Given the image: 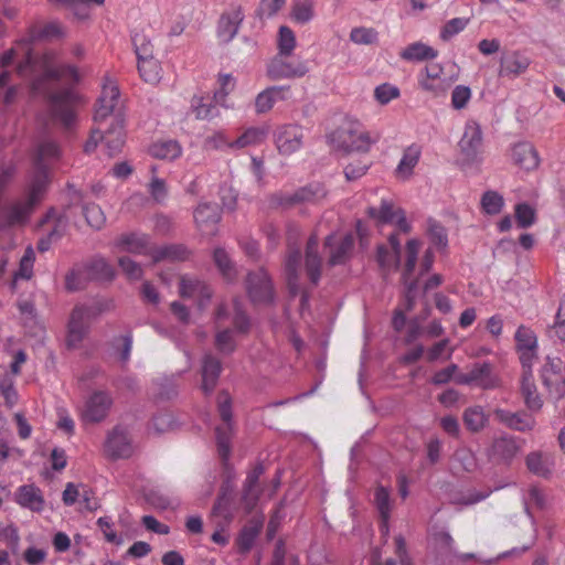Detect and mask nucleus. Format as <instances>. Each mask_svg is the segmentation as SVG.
<instances>
[{"label": "nucleus", "instance_id": "obj_1", "mask_svg": "<svg viewBox=\"0 0 565 565\" xmlns=\"http://www.w3.org/2000/svg\"><path fill=\"white\" fill-rule=\"evenodd\" d=\"M64 35L65 32L57 21H51L41 28H30L26 35L19 40V45L26 49L25 62L20 64L19 70L21 73L28 70L41 71V76L33 83V94L43 96L49 103L53 119L65 129H71L76 121L78 96L70 88L55 89V85L64 78L77 82V68L70 64H57L56 53L53 51L40 56H35L32 51V45L38 41L61 39Z\"/></svg>", "mask_w": 565, "mask_h": 565}, {"label": "nucleus", "instance_id": "obj_2", "mask_svg": "<svg viewBox=\"0 0 565 565\" xmlns=\"http://www.w3.org/2000/svg\"><path fill=\"white\" fill-rule=\"evenodd\" d=\"M119 100V89L116 85H104L97 100L94 121L97 125L92 130L89 139L84 145V151H94L99 141H105L108 154H117L125 143V118L116 107Z\"/></svg>", "mask_w": 565, "mask_h": 565}, {"label": "nucleus", "instance_id": "obj_3", "mask_svg": "<svg viewBox=\"0 0 565 565\" xmlns=\"http://www.w3.org/2000/svg\"><path fill=\"white\" fill-rule=\"evenodd\" d=\"M326 196L327 190L324 185L319 182H313L301 186L291 193L282 191L273 193L268 198V204L270 207L289 209L297 204H315L320 202Z\"/></svg>", "mask_w": 565, "mask_h": 565}, {"label": "nucleus", "instance_id": "obj_4", "mask_svg": "<svg viewBox=\"0 0 565 565\" xmlns=\"http://www.w3.org/2000/svg\"><path fill=\"white\" fill-rule=\"evenodd\" d=\"M217 409L223 425L215 429L217 451L223 461H227L231 454V438L233 435L232 424V398L230 394L222 391L217 395Z\"/></svg>", "mask_w": 565, "mask_h": 565}, {"label": "nucleus", "instance_id": "obj_5", "mask_svg": "<svg viewBox=\"0 0 565 565\" xmlns=\"http://www.w3.org/2000/svg\"><path fill=\"white\" fill-rule=\"evenodd\" d=\"M331 139L338 148L348 152H365L370 149L371 145L375 142V140L371 139L367 131L361 129V125L358 121H350L345 126L335 130L331 135Z\"/></svg>", "mask_w": 565, "mask_h": 565}, {"label": "nucleus", "instance_id": "obj_6", "mask_svg": "<svg viewBox=\"0 0 565 565\" xmlns=\"http://www.w3.org/2000/svg\"><path fill=\"white\" fill-rule=\"evenodd\" d=\"M420 243L418 239H409L406 243V263L402 274V280L405 286L404 307L406 311L414 308L418 295V281L412 280L411 277L415 269Z\"/></svg>", "mask_w": 565, "mask_h": 565}, {"label": "nucleus", "instance_id": "obj_7", "mask_svg": "<svg viewBox=\"0 0 565 565\" xmlns=\"http://www.w3.org/2000/svg\"><path fill=\"white\" fill-rule=\"evenodd\" d=\"M455 382L460 385H473L481 390H494L500 386V379L493 373L488 362L476 363L466 373H458Z\"/></svg>", "mask_w": 565, "mask_h": 565}, {"label": "nucleus", "instance_id": "obj_8", "mask_svg": "<svg viewBox=\"0 0 565 565\" xmlns=\"http://www.w3.org/2000/svg\"><path fill=\"white\" fill-rule=\"evenodd\" d=\"M289 55L276 54L266 67V74L271 81L303 77L309 68L303 61H287Z\"/></svg>", "mask_w": 565, "mask_h": 565}, {"label": "nucleus", "instance_id": "obj_9", "mask_svg": "<svg viewBox=\"0 0 565 565\" xmlns=\"http://www.w3.org/2000/svg\"><path fill=\"white\" fill-rule=\"evenodd\" d=\"M521 451V444L518 437L502 434L493 438L487 450L489 460L509 466Z\"/></svg>", "mask_w": 565, "mask_h": 565}, {"label": "nucleus", "instance_id": "obj_10", "mask_svg": "<svg viewBox=\"0 0 565 565\" xmlns=\"http://www.w3.org/2000/svg\"><path fill=\"white\" fill-rule=\"evenodd\" d=\"M367 214L380 224H395L398 231L403 233L412 231L405 211L395 206L391 200L382 199L379 207L370 206L367 209Z\"/></svg>", "mask_w": 565, "mask_h": 565}, {"label": "nucleus", "instance_id": "obj_11", "mask_svg": "<svg viewBox=\"0 0 565 565\" xmlns=\"http://www.w3.org/2000/svg\"><path fill=\"white\" fill-rule=\"evenodd\" d=\"M246 290L254 303H271L274 300L273 282L264 268L250 271L246 277Z\"/></svg>", "mask_w": 565, "mask_h": 565}, {"label": "nucleus", "instance_id": "obj_12", "mask_svg": "<svg viewBox=\"0 0 565 565\" xmlns=\"http://www.w3.org/2000/svg\"><path fill=\"white\" fill-rule=\"evenodd\" d=\"M542 381L550 395L559 399L565 395V366L558 358H547L542 367Z\"/></svg>", "mask_w": 565, "mask_h": 565}, {"label": "nucleus", "instance_id": "obj_13", "mask_svg": "<svg viewBox=\"0 0 565 565\" xmlns=\"http://www.w3.org/2000/svg\"><path fill=\"white\" fill-rule=\"evenodd\" d=\"M324 247L329 250V265H342L352 255L354 248V235L347 233L343 235L330 234L326 237Z\"/></svg>", "mask_w": 565, "mask_h": 565}, {"label": "nucleus", "instance_id": "obj_14", "mask_svg": "<svg viewBox=\"0 0 565 565\" xmlns=\"http://www.w3.org/2000/svg\"><path fill=\"white\" fill-rule=\"evenodd\" d=\"M275 143L281 154L288 156L298 151L303 143V128L295 124H285L275 130Z\"/></svg>", "mask_w": 565, "mask_h": 565}, {"label": "nucleus", "instance_id": "obj_15", "mask_svg": "<svg viewBox=\"0 0 565 565\" xmlns=\"http://www.w3.org/2000/svg\"><path fill=\"white\" fill-rule=\"evenodd\" d=\"M113 405V398L106 391L93 392L85 402L82 419L85 423H99L104 420Z\"/></svg>", "mask_w": 565, "mask_h": 565}, {"label": "nucleus", "instance_id": "obj_16", "mask_svg": "<svg viewBox=\"0 0 565 565\" xmlns=\"http://www.w3.org/2000/svg\"><path fill=\"white\" fill-rule=\"evenodd\" d=\"M179 292L183 298H196L199 309H204L211 298L212 289L196 277L184 275L180 278Z\"/></svg>", "mask_w": 565, "mask_h": 565}, {"label": "nucleus", "instance_id": "obj_17", "mask_svg": "<svg viewBox=\"0 0 565 565\" xmlns=\"http://www.w3.org/2000/svg\"><path fill=\"white\" fill-rule=\"evenodd\" d=\"M106 454L114 458H129L134 452V447L128 431L121 427L116 426L107 436L105 441Z\"/></svg>", "mask_w": 565, "mask_h": 565}, {"label": "nucleus", "instance_id": "obj_18", "mask_svg": "<svg viewBox=\"0 0 565 565\" xmlns=\"http://www.w3.org/2000/svg\"><path fill=\"white\" fill-rule=\"evenodd\" d=\"M493 415L499 423L520 433L531 431L536 426L534 416L524 411L510 412L503 408H495Z\"/></svg>", "mask_w": 565, "mask_h": 565}, {"label": "nucleus", "instance_id": "obj_19", "mask_svg": "<svg viewBox=\"0 0 565 565\" xmlns=\"http://www.w3.org/2000/svg\"><path fill=\"white\" fill-rule=\"evenodd\" d=\"M482 145V131L476 121H468L459 148L468 162L477 161Z\"/></svg>", "mask_w": 565, "mask_h": 565}, {"label": "nucleus", "instance_id": "obj_20", "mask_svg": "<svg viewBox=\"0 0 565 565\" xmlns=\"http://www.w3.org/2000/svg\"><path fill=\"white\" fill-rule=\"evenodd\" d=\"M90 319L85 316V311L77 305L71 312L67 324V345L77 348L87 335L90 327Z\"/></svg>", "mask_w": 565, "mask_h": 565}, {"label": "nucleus", "instance_id": "obj_21", "mask_svg": "<svg viewBox=\"0 0 565 565\" xmlns=\"http://www.w3.org/2000/svg\"><path fill=\"white\" fill-rule=\"evenodd\" d=\"M269 128L267 126L249 127L235 141L227 142L223 135L214 136L211 141L216 148L228 145L231 148H245L262 143L268 136Z\"/></svg>", "mask_w": 565, "mask_h": 565}, {"label": "nucleus", "instance_id": "obj_22", "mask_svg": "<svg viewBox=\"0 0 565 565\" xmlns=\"http://www.w3.org/2000/svg\"><path fill=\"white\" fill-rule=\"evenodd\" d=\"M194 220L202 234L214 235L221 210L216 203H200L194 211Z\"/></svg>", "mask_w": 565, "mask_h": 565}, {"label": "nucleus", "instance_id": "obj_23", "mask_svg": "<svg viewBox=\"0 0 565 565\" xmlns=\"http://www.w3.org/2000/svg\"><path fill=\"white\" fill-rule=\"evenodd\" d=\"M14 502L21 508L40 513L45 508L42 490L33 483L22 484L14 492Z\"/></svg>", "mask_w": 565, "mask_h": 565}, {"label": "nucleus", "instance_id": "obj_24", "mask_svg": "<svg viewBox=\"0 0 565 565\" xmlns=\"http://www.w3.org/2000/svg\"><path fill=\"white\" fill-rule=\"evenodd\" d=\"M437 565H456L457 550L452 536L446 531L436 532L433 536Z\"/></svg>", "mask_w": 565, "mask_h": 565}, {"label": "nucleus", "instance_id": "obj_25", "mask_svg": "<svg viewBox=\"0 0 565 565\" xmlns=\"http://www.w3.org/2000/svg\"><path fill=\"white\" fill-rule=\"evenodd\" d=\"M222 372L221 361L212 353H205L202 358L201 388L205 395H210L217 385Z\"/></svg>", "mask_w": 565, "mask_h": 565}, {"label": "nucleus", "instance_id": "obj_26", "mask_svg": "<svg viewBox=\"0 0 565 565\" xmlns=\"http://www.w3.org/2000/svg\"><path fill=\"white\" fill-rule=\"evenodd\" d=\"M531 60L519 51L503 53L500 57L499 75L501 77H518L530 66Z\"/></svg>", "mask_w": 565, "mask_h": 565}, {"label": "nucleus", "instance_id": "obj_27", "mask_svg": "<svg viewBox=\"0 0 565 565\" xmlns=\"http://www.w3.org/2000/svg\"><path fill=\"white\" fill-rule=\"evenodd\" d=\"M116 246L121 252L132 253L137 255H148L151 257V253L156 247L150 244V237L146 234L129 233L121 235Z\"/></svg>", "mask_w": 565, "mask_h": 565}, {"label": "nucleus", "instance_id": "obj_28", "mask_svg": "<svg viewBox=\"0 0 565 565\" xmlns=\"http://www.w3.org/2000/svg\"><path fill=\"white\" fill-rule=\"evenodd\" d=\"M243 20L244 13L241 8H235L228 13H223L217 25L218 40L223 43L231 42L237 34Z\"/></svg>", "mask_w": 565, "mask_h": 565}, {"label": "nucleus", "instance_id": "obj_29", "mask_svg": "<svg viewBox=\"0 0 565 565\" xmlns=\"http://www.w3.org/2000/svg\"><path fill=\"white\" fill-rule=\"evenodd\" d=\"M319 241L316 235H311L306 246L305 269L312 285H318L321 277L322 259L318 254Z\"/></svg>", "mask_w": 565, "mask_h": 565}, {"label": "nucleus", "instance_id": "obj_30", "mask_svg": "<svg viewBox=\"0 0 565 565\" xmlns=\"http://www.w3.org/2000/svg\"><path fill=\"white\" fill-rule=\"evenodd\" d=\"M289 86H270L260 92L255 98L256 114L269 111L277 100H285L289 97Z\"/></svg>", "mask_w": 565, "mask_h": 565}, {"label": "nucleus", "instance_id": "obj_31", "mask_svg": "<svg viewBox=\"0 0 565 565\" xmlns=\"http://www.w3.org/2000/svg\"><path fill=\"white\" fill-rule=\"evenodd\" d=\"M513 161L525 170H534L540 164V157L530 142H519L512 149Z\"/></svg>", "mask_w": 565, "mask_h": 565}, {"label": "nucleus", "instance_id": "obj_32", "mask_svg": "<svg viewBox=\"0 0 565 565\" xmlns=\"http://www.w3.org/2000/svg\"><path fill=\"white\" fill-rule=\"evenodd\" d=\"M263 473L264 466L262 463H258L253 468L252 471L248 472L245 479L243 487V501L249 509H252L256 504L260 495L258 481Z\"/></svg>", "mask_w": 565, "mask_h": 565}, {"label": "nucleus", "instance_id": "obj_33", "mask_svg": "<svg viewBox=\"0 0 565 565\" xmlns=\"http://www.w3.org/2000/svg\"><path fill=\"white\" fill-rule=\"evenodd\" d=\"M49 183L50 177L47 167L35 166V170L29 185L28 200L36 205L42 200Z\"/></svg>", "mask_w": 565, "mask_h": 565}, {"label": "nucleus", "instance_id": "obj_34", "mask_svg": "<svg viewBox=\"0 0 565 565\" xmlns=\"http://www.w3.org/2000/svg\"><path fill=\"white\" fill-rule=\"evenodd\" d=\"M220 103H216L213 97L210 96H193L191 102V108L195 114L196 119L211 120L220 116Z\"/></svg>", "mask_w": 565, "mask_h": 565}, {"label": "nucleus", "instance_id": "obj_35", "mask_svg": "<svg viewBox=\"0 0 565 565\" xmlns=\"http://www.w3.org/2000/svg\"><path fill=\"white\" fill-rule=\"evenodd\" d=\"M525 463L532 473L543 478H547L554 467L553 457L541 451L530 452L525 458Z\"/></svg>", "mask_w": 565, "mask_h": 565}, {"label": "nucleus", "instance_id": "obj_36", "mask_svg": "<svg viewBox=\"0 0 565 565\" xmlns=\"http://www.w3.org/2000/svg\"><path fill=\"white\" fill-rule=\"evenodd\" d=\"M521 394L524 398L525 406L530 411L537 412L541 409L543 402L537 393L536 385L533 380V374L530 371H525L522 375Z\"/></svg>", "mask_w": 565, "mask_h": 565}, {"label": "nucleus", "instance_id": "obj_37", "mask_svg": "<svg viewBox=\"0 0 565 565\" xmlns=\"http://www.w3.org/2000/svg\"><path fill=\"white\" fill-rule=\"evenodd\" d=\"M190 256V250L182 244H170L156 247L151 253V258L154 263L161 260H185Z\"/></svg>", "mask_w": 565, "mask_h": 565}, {"label": "nucleus", "instance_id": "obj_38", "mask_svg": "<svg viewBox=\"0 0 565 565\" xmlns=\"http://www.w3.org/2000/svg\"><path fill=\"white\" fill-rule=\"evenodd\" d=\"M263 527L259 521H253L246 524L238 533L236 539L237 550L241 554H247L254 546L257 536Z\"/></svg>", "mask_w": 565, "mask_h": 565}, {"label": "nucleus", "instance_id": "obj_39", "mask_svg": "<svg viewBox=\"0 0 565 565\" xmlns=\"http://www.w3.org/2000/svg\"><path fill=\"white\" fill-rule=\"evenodd\" d=\"M300 262V250L290 248L285 262V274L289 290L292 295H296L298 292V276Z\"/></svg>", "mask_w": 565, "mask_h": 565}, {"label": "nucleus", "instance_id": "obj_40", "mask_svg": "<svg viewBox=\"0 0 565 565\" xmlns=\"http://www.w3.org/2000/svg\"><path fill=\"white\" fill-rule=\"evenodd\" d=\"M87 279L92 280H111L115 277V270L104 258L97 257L88 262L84 267Z\"/></svg>", "mask_w": 565, "mask_h": 565}, {"label": "nucleus", "instance_id": "obj_41", "mask_svg": "<svg viewBox=\"0 0 565 565\" xmlns=\"http://www.w3.org/2000/svg\"><path fill=\"white\" fill-rule=\"evenodd\" d=\"M399 55L405 61L422 62L436 58L438 52L422 42H415L403 50Z\"/></svg>", "mask_w": 565, "mask_h": 565}, {"label": "nucleus", "instance_id": "obj_42", "mask_svg": "<svg viewBox=\"0 0 565 565\" xmlns=\"http://www.w3.org/2000/svg\"><path fill=\"white\" fill-rule=\"evenodd\" d=\"M150 154L162 160H174L182 153V148L177 140H161L150 147Z\"/></svg>", "mask_w": 565, "mask_h": 565}, {"label": "nucleus", "instance_id": "obj_43", "mask_svg": "<svg viewBox=\"0 0 565 565\" xmlns=\"http://www.w3.org/2000/svg\"><path fill=\"white\" fill-rule=\"evenodd\" d=\"M462 420L468 430L478 433L486 427L488 416L481 406L476 405L465 409Z\"/></svg>", "mask_w": 565, "mask_h": 565}, {"label": "nucleus", "instance_id": "obj_44", "mask_svg": "<svg viewBox=\"0 0 565 565\" xmlns=\"http://www.w3.org/2000/svg\"><path fill=\"white\" fill-rule=\"evenodd\" d=\"M35 205L28 199L24 202L13 203L6 212V221L8 225L24 223Z\"/></svg>", "mask_w": 565, "mask_h": 565}, {"label": "nucleus", "instance_id": "obj_45", "mask_svg": "<svg viewBox=\"0 0 565 565\" xmlns=\"http://www.w3.org/2000/svg\"><path fill=\"white\" fill-rule=\"evenodd\" d=\"M213 260L218 271L225 279L233 280L235 278L236 270L234 263L232 262L228 253L224 248L217 247L214 249Z\"/></svg>", "mask_w": 565, "mask_h": 565}, {"label": "nucleus", "instance_id": "obj_46", "mask_svg": "<svg viewBox=\"0 0 565 565\" xmlns=\"http://www.w3.org/2000/svg\"><path fill=\"white\" fill-rule=\"evenodd\" d=\"M420 157V149L413 145L408 147L404 153L403 157L397 166V173L402 177H409L413 173L414 168L419 161Z\"/></svg>", "mask_w": 565, "mask_h": 565}, {"label": "nucleus", "instance_id": "obj_47", "mask_svg": "<svg viewBox=\"0 0 565 565\" xmlns=\"http://www.w3.org/2000/svg\"><path fill=\"white\" fill-rule=\"evenodd\" d=\"M77 306L82 307L85 311V316L88 317L90 321H94L103 313L109 312L115 308L114 300L109 298H99L93 300L90 303H82Z\"/></svg>", "mask_w": 565, "mask_h": 565}, {"label": "nucleus", "instance_id": "obj_48", "mask_svg": "<svg viewBox=\"0 0 565 565\" xmlns=\"http://www.w3.org/2000/svg\"><path fill=\"white\" fill-rule=\"evenodd\" d=\"M138 71L145 82L154 84L160 79L161 67L153 56L138 60Z\"/></svg>", "mask_w": 565, "mask_h": 565}, {"label": "nucleus", "instance_id": "obj_49", "mask_svg": "<svg viewBox=\"0 0 565 565\" xmlns=\"http://www.w3.org/2000/svg\"><path fill=\"white\" fill-rule=\"evenodd\" d=\"M374 502L380 513V518L383 519V523L386 526L387 521L391 518V498L390 491L383 486H379L374 492Z\"/></svg>", "mask_w": 565, "mask_h": 565}, {"label": "nucleus", "instance_id": "obj_50", "mask_svg": "<svg viewBox=\"0 0 565 565\" xmlns=\"http://www.w3.org/2000/svg\"><path fill=\"white\" fill-rule=\"evenodd\" d=\"M427 235L431 244H434L438 248H446L448 245V236L446 228L436 220L428 218L427 220Z\"/></svg>", "mask_w": 565, "mask_h": 565}, {"label": "nucleus", "instance_id": "obj_51", "mask_svg": "<svg viewBox=\"0 0 565 565\" xmlns=\"http://www.w3.org/2000/svg\"><path fill=\"white\" fill-rule=\"evenodd\" d=\"M60 156V148L53 141H43L39 145L35 156V166L47 167L46 162L57 159Z\"/></svg>", "mask_w": 565, "mask_h": 565}, {"label": "nucleus", "instance_id": "obj_52", "mask_svg": "<svg viewBox=\"0 0 565 565\" xmlns=\"http://www.w3.org/2000/svg\"><path fill=\"white\" fill-rule=\"evenodd\" d=\"M548 337L553 340L565 342V295L559 301L555 322L548 329Z\"/></svg>", "mask_w": 565, "mask_h": 565}, {"label": "nucleus", "instance_id": "obj_53", "mask_svg": "<svg viewBox=\"0 0 565 565\" xmlns=\"http://www.w3.org/2000/svg\"><path fill=\"white\" fill-rule=\"evenodd\" d=\"M350 40L359 45L374 44L379 41V32L373 28H353L350 32Z\"/></svg>", "mask_w": 565, "mask_h": 565}, {"label": "nucleus", "instance_id": "obj_54", "mask_svg": "<svg viewBox=\"0 0 565 565\" xmlns=\"http://www.w3.org/2000/svg\"><path fill=\"white\" fill-rule=\"evenodd\" d=\"M296 47V36L292 30L286 25L279 28L278 32V53L282 55H291Z\"/></svg>", "mask_w": 565, "mask_h": 565}, {"label": "nucleus", "instance_id": "obj_55", "mask_svg": "<svg viewBox=\"0 0 565 565\" xmlns=\"http://www.w3.org/2000/svg\"><path fill=\"white\" fill-rule=\"evenodd\" d=\"M504 204L502 195L495 191H487L481 198L482 210L490 215H495L501 212Z\"/></svg>", "mask_w": 565, "mask_h": 565}, {"label": "nucleus", "instance_id": "obj_56", "mask_svg": "<svg viewBox=\"0 0 565 565\" xmlns=\"http://www.w3.org/2000/svg\"><path fill=\"white\" fill-rule=\"evenodd\" d=\"M83 214L86 222L93 228L99 230L106 222V216L99 205L88 203L83 206Z\"/></svg>", "mask_w": 565, "mask_h": 565}, {"label": "nucleus", "instance_id": "obj_57", "mask_svg": "<svg viewBox=\"0 0 565 565\" xmlns=\"http://www.w3.org/2000/svg\"><path fill=\"white\" fill-rule=\"evenodd\" d=\"M34 260V250L29 246L20 260L18 271L14 273V279H30L33 275Z\"/></svg>", "mask_w": 565, "mask_h": 565}, {"label": "nucleus", "instance_id": "obj_58", "mask_svg": "<svg viewBox=\"0 0 565 565\" xmlns=\"http://www.w3.org/2000/svg\"><path fill=\"white\" fill-rule=\"evenodd\" d=\"M515 341L518 350L537 349V339L530 328L521 326L515 332Z\"/></svg>", "mask_w": 565, "mask_h": 565}, {"label": "nucleus", "instance_id": "obj_59", "mask_svg": "<svg viewBox=\"0 0 565 565\" xmlns=\"http://www.w3.org/2000/svg\"><path fill=\"white\" fill-rule=\"evenodd\" d=\"M132 45L137 60L149 58L153 56V45L150 40L142 33H135L131 36Z\"/></svg>", "mask_w": 565, "mask_h": 565}, {"label": "nucleus", "instance_id": "obj_60", "mask_svg": "<svg viewBox=\"0 0 565 565\" xmlns=\"http://www.w3.org/2000/svg\"><path fill=\"white\" fill-rule=\"evenodd\" d=\"M220 89L214 93V99L220 103L222 107L227 108L225 104L227 95L234 89L235 79L231 74H220L218 76Z\"/></svg>", "mask_w": 565, "mask_h": 565}, {"label": "nucleus", "instance_id": "obj_61", "mask_svg": "<svg viewBox=\"0 0 565 565\" xmlns=\"http://www.w3.org/2000/svg\"><path fill=\"white\" fill-rule=\"evenodd\" d=\"M418 84L423 90L438 97L448 90L451 83L445 77H438V79H418Z\"/></svg>", "mask_w": 565, "mask_h": 565}, {"label": "nucleus", "instance_id": "obj_62", "mask_svg": "<svg viewBox=\"0 0 565 565\" xmlns=\"http://www.w3.org/2000/svg\"><path fill=\"white\" fill-rule=\"evenodd\" d=\"M515 220L518 226L527 228L535 222V210L527 203H519L515 205Z\"/></svg>", "mask_w": 565, "mask_h": 565}, {"label": "nucleus", "instance_id": "obj_63", "mask_svg": "<svg viewBox=\"0 0 565 565\" xmlns=\"http://www.w3.org/2000/svg\"><path fill=\"white\" fill-rule=\"evenodd\" d=\"M292 18L298 23H308L313 18L312 0H301L294 4Z\"/></svg>", "mask_w": 565, "mask_h": 565}, {"label": "nucleus", "instance_id": "obj_64", "mask_svg": "<svg viewBox=\"0 0 565 565\" xmlns=\"http://www.w3.org/2000/svg\"><path fill=\"white\" fill-rule=\"evenodd\" d=\"M118 265L126 277L130 280H139L142 278L143 270L140 264L136 263L128 256L118 258Z\"/></svg>", "mask_w": 565, "mask_h": 565}]
</instances>
